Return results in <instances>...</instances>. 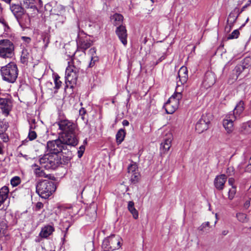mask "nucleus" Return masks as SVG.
<instances>
[{
  "label": "nucleus",
  "mask_w": 251,
  "mask_h": 251,
  "mask_svg": "<svg viewBox=\"0 0 251 251\" xmlns=\"http://www.w3.org/2000/svg\"><path fill=\"white\" fill-rule=\"evenodd\" d=\"M59 133L63 140L71 143L76 146L78 143V139L75 133L76 126L72 122L68 120H62L58 122Z\"/></svg>",
  "instance_id": "1"
},
{
  "label": "nucleus",
  "mask_w": 251,
  "mask_h": 251,
  "mask_svg": "<svg viewBox=\"0 0 251 251\" xmlns=\"http://www.w3.org/2000/svg\"><path fill=\"white\" fill-rule=\"evenodd\" d=\"M244 110V103L241 100L237 104L233 112H230L226 116L223 120V124L227 132L230 133L232 132L234 129L233 122L240 118Z\"/></svg>",
  "instance_id": "2"
},
{
  "label": "nucleus",
  "mask_w": 251,
  "mask_h": 251,
  "mask_svg": "<svg viewBox=\"0 0 251 251\" xmlns=\"http://www.w3.org/2000/svg\"><path fill=\"white\" fill-rule=\"evenodd\" d=\"M74 147L75 146L71 143L63 140V138L59 135L58 139L49 141L47 144V151L50 153L58 154L63 151H68Z\"/></svg>",
  "instance_id": "3"
},
{
  "label": "nucleus",
  "mask_w": 251,
  "mask_h": 251,
  "mask_svg": "<svg viewBox=\"0 0 251 251\" xmlns=\"http://www.w3.org/2000/svg\"><path fill=\"white\" fill-rule=\"evenodd\" d=\"M39 162L42 168L54 170L61 164V157L58 154L48 153L40 158Z\"/></svg>",
  "instance_id": "4"
},
{
  "label": "nucleus",
  "mask_w": 251,
  "mask_h": 251,
  "mask_svg": "<svg viewBox=\"0 0 251 251\" xmlns=\"http://www.w3.org/2000/svg\"><path fill=\"white\" fill-rule=\"evenodd\" d=\"M56 189L54 183L44 180L40 181L36 185V192L41 198L46 199L50 196Z\"/></svg>",
  "instance_id": "5"
},
{
  "label": "nucleus",
  "mask_w": 251,
  "mask_h": 251,
  "mask_svg": "<svg viewBox=\"0 0 251 251\" xmlns=\"http://www.w3.org/2000/svg\"><path fill=\"white\" fill-rule=\"evenodd\" d=\"M80 68L75 66L74 62H68V66L66 70V87L73 88L76 84Z\"/></svg>",
  "instance_id": "6"
},
{
  "label": "nucleus",
  "mask_w": 251,
  "mask_h": 251,
  "mask_svg": "<svg viewBox=\"0 0 251 251\" xmlns=\"http://www.w3.org/2000/svg\"><path fill=\"white\" fill-rule=\"evenodd\" d=\"M0 71L3 79L8 82L13 83L17 78L18 68L14 62H10L1 67Z\"/></svg>",
  "instance_id": "7"
},
{
  "label": "nucleus",
  "mask_w": 251,
  "mask_h": 251,
  "mask_svg": "<svg viewBox=\"0 0 251 251\" xmlns=\"http://www.w3.org/2000/svg\"><path fill=\"white\" fill-rule=\"evenodd\" d=\"M122 238L117 235H111L105 238L102 244L103 251H113L119 249L121 246Z\"/></svg>",
  "instance_id": "8"
},
{
  "label": "nucleus",
  "mask_w": 251,
  "mask_h": 251,
  "mask_svg": "<svg viewBox=\"0 0 251 251\" xmlns=\"http://www.w3.org/2000/svg\"><path fill=\"white\" fill-rule=\"evenodd\" d=\"M181 98L182 94L180 92H176L169 99L164 105L167 114H171L176 111L178 107L179 100Z\"/></svg>",
  "instance_id": "9"
},
{
  "label": "nucleus",
  "mask_w": 251,
  "mask_h": 251,
  "mask_svg": "<svg viewBox=\"0 0 251 251\" xmlns=\"http://www.w3.org/2000/svg\"><path fill=\"white\" fill-rule=\"evenodd\" d=\"M14 45L8 40L0 41V56L3 58L11 57L13 54Z\"/></svg>",
  "instance_id": "10"
},
{
  "label": "nucleus",
  "mask_w": 251,
  "mask_h": 251,
  "mask_svg": "<svg viewBox=\"0 0 251 251\" xmlns=\"http://www.w3.org/2000/svg\"><path fill=\"white\" fill-rule=\"evenodd\" d=\"M211 114L205 113L202 114L196 125V130L199 133H201L208 129L210 124Z\"/></svg>",
  "instance_id": "11"
},
{
  "label": "nucleus",
  "mask_w": 251,
  "mask_h": 251,
  "mask_svg": "<svg viewBox=\"0 0 251 251\" xmlns=\"http://www.w3.org/2000/svg\"><path fill=\"white\" fill-rule=\"evenodd\" d=\"M227 180V176L224 174L217 176L214 180V185L216 189L222 191L224 189L225 184Z\"/></svg>",
  "instance_id": "12"
},
{
  "label": "nucleus",
  "mask_w": 251,
  "mask_h": 251,
  "mask_svg": "<svg viewBox=\"0 0 251 251\" xmlns=\"http://www.w3.org/2000/svg\"><path fill=\"white\" fill-rule=\"evenodd\" d=\"M116 33L124 45L127 44V32L126 27L120 25L117 27Z\"/></svg>",
  "instance_id": "13"
},
{
  "label": "nucleus",
  "mask_w": 251,
  "mask_h": 251,
  "mask_svg": "<svg viewBox=\"0 0 251 251\" xmlns=\"http://www.w3.org/2000/svg\"><path fill=\"white\" fill-rule=\"evenodd\" d=\"M0 108L2 110V114L5 116L9 115L11 109V103L8 99L0 98Z\"/></svg>",
  "instance_id": "14"
},
{
  "label": "nucleus",
  "mask_w": 251,
  "mask_h": 251,
  "mask_svg": "<svg viewBox=\"0 0 251 251\" xmlns=\"http://www.w3.org/2000/svg\"><path fill=\"white\" fill-rule=\"evenodd\" d=\"M10 10L17 20H19L24 13V8L18 4H12Z\"/></svg>",
  "instance_id": "15"
},
{
  "label": "nucleus",
  "mask_w": 251,
  "mask_h": 251,
  "mask_svg": "<svg viewBox=\"0 0 251 251\" xmlns=\"http://www.w3.org/2000/svg\"><path fill=\"white\" fill-rule=\"evenodd\" d=\"M178 75L179 81L182 84L187 83L188 79V69L186 66H182L178 71Z\"/></svg>",
  "instance_id": "16"
},
{
  "label": "nucleus",
  "mask_w": 251,
  "mask_h": 251,
  "mask_svg": "<svg viewBox=\"0 0 251 251\" xmlns=\"http://www.w3.org/2000/svg\"><path fill=\"white\" fill-rule=\"evenodd\" d=\"M166 136L167 137L161 143L160 146V150L164 151V152L168 151L171 147L172 135L171 133H168Z\"/></svg>",
  "instance_id": "17"
},
{
  "label": "nucleus",
  "mask_w": 251,
  "mask_h": 251,
  "mask_svg": "<svg viewBox=\"0 0 251 251\" xmlns=\"http://www.w3.org/2000/svg\"><path fill=\"white\" fill-rule=\"evenodd\" d=\"M92 43L89 40L80 38L77 42V48L84 51L91 46Z\"/></svg>",
  "instance_id": "18"
},
{
  "label": "nucleus",
  "mask_w": 251,
  "mask_h": 251,
  "mask_svg": "<svg viewBox=\"0 0 251 251\" xmlns=\"http://www.w3.org/2000/svg\"><path fill=\"white\" fill-rule=\"evenodd\" d=\"M251 62L250 58H246L244 59L241 64H239L235 68L237 75H239L245 69L249 67Z\"/></svg>",
  "instance_id": "19"
},
{
  "label": "nucleus",
  "mask_w": 251,
  "mask_h": 251,
  "mask_svg": "<svg viewBox=\"0 0 251 251\" xmlns=\"http://www.w3.org/2000/svg\"><path fill=\"white\" fill-rule=\"evenodd\" d=\"M54 227L50 225L45 226L42 228L40 236L43 238H47L54 231Z\"/></svg>",
  "instance_id": "20"
},
{
  "label": "nucleus",
  "mask_w": 251,
  "mask_h": 251,
  "mask_svg": "<svg viewBox=\"0 0 251 251\" xmlns=\"http://www.w3.org/2000/svg\"><path fill=\"white\" fill-rule=\"evenodd\" d=\"M123 16L118 13L114 14L111 18L113 24L115 26L123 25L122 23L123 21Z\"/></svg>",
  "instance_id": "21"
},
{
  "label": "nucleus",
  "mask_w": 251,
  "mask_h": 251,
  "mask_svg": "<svg viewBox=\"0 0 251 251\" xmlns=\"http://www.w3.org/2000/svg\"><path fill=\"white\" fill-rule=\"evenodd\" d=\"M204 82L208 87L213 85L215 82L214 74L211 73H207L205 75Z\"/></svg>",
  "instance_id": "22"
},
{
  "label": "nucleus",
  "mask_w": 251,
  "mask_h": 251,
  "mask_svg": "<svg viewBox=\"0 0 251 251\" xmlns=\"http://www.w3.org/2000/svg\"><path fill=\"white\" fill-rule=\"evenodd\" d=\"M127 209L132 214L133 217L135 219L138 218V212L135 209L134 203L133 201H129L127 205Z\"/></svg>",
  "instance_id": "23"
},
{
  "label": "nucleus",
  "mask_w": 251,
  "mask_h": 251,
  "mask_svg": "<svg viewBox=\"0 0 251 251\" xmlns=\"http://www.w3.org/2000/svg\"><path fill=\"white\" fill-rule=\"evenodd\" d=\"M31 56L30 50L26 49H25L22 50L21 60L23 63H27L29 58Z\"/></svg>",
  "instance_id": "24"
},
{
  "label": "nucleus",
  "mask_w": 251,
  "mask_h": 251,
  "mask_svg": "<svg viewBox=\"0 0 251 251\" xmlns=\"http://www.w3.org/2000/svg\"><path fill=\"white\" fill-rule=\"evenodd\" d=\"M41 2V0H24V4L26 8H32L36 4H40Z\"/></svg>",
  "instance_id": "25"
},
{
  "label": "nucleus",
  "mask_w": 251,
  "mask_h": 251,
  "mask_svg": "<svg viewBox=\"0 0 251 251\" xmlns=\"http://www.w3.org/2000/svg\"><path fill=\"white\" fill-rule=\"evenodd\" d=\"M126 132L124 129L121 128L119 130L116 135L117 142L118 144H121L123 141Z\"/></svg>",
  "instance_id": "26"
},
{
  "label": "nucleus",
  "mask_w": 251,
  "mask_h": 251,
  "mask_svg": "<svg viewBox=\"0 0 251 251\" xmlns=\"http://www.w3.org/2000/svg\"><path fill=\"white\" fill-rule=\"evenodd\" d=\"M34 173L37 176L48 177V175H46L45 172L42 169V167L37 166L34 170Z\"/></svg>",
  "instance_id": "27"
},
{
  "label": "nucleus",
  "mask_w": 251,
  "mask_h": 251,
  "mask_svg": "<svg viewBox=\"0 0 251 251\" xmlns=\"http://www.w3.org/2000/svg\"><path fill=\"white\" fill-rule=\"evenodd\" d=\"M9 194V188L7 186H4L0 189V196L6 200Z\"/></svg>",
  "instance_id": "28"
},
{
  "label": "nucleus",
  "mask_w": 251,
  "mask_h": 251,
  "mask_svg": "<svg viewBox=\"0 0 251 251\" xmlns=\"http://www.w3.org/2000/svg\"><path fill=\"white\" fill-rule=\"evenodd\" d=\"M236 217L239 221L242 223H246L248 222L246 214L243 213H238L236 214Z\"/></svg>",
  "instance_id": "29"
},
{
  "label": "nucleus",
  "mask_w": 251,
  "mask_h": 251,
  "mask_svg": "<svg viewBox=\"0 0 251 251\" xmlns=\"http://www.w3.org/2000/svg\"><path fill=\"white\" fill-rule=\"evenodd\" d=\"M33 128L34 127L32 126H30L28 135V138L30 141L34 140L37 137L36 133L34 131L32 130Z\"/></svg>",
  "instance_id": "30"
},
{
  "label": "nucleus",
  "mask_w": 251,
  "mask_h": 251,
  "mask_svg": "<svg viewBox=\"0 0 251 251\" xmlns=\"http://www.w3.org/2000/svg\"><path fill=\"white\" fill-rule=\"evenodd\" d=\"M240 14V13H239L238 14V15L237 16H235L234 15L233 13H231L229 16H228V19H227V23H231V25H233L234 23L236 22L237 18H238V15Z\"/></svg>",
  "instance_id": "31"
},
{
  "label": "nucleus",
  "mask_w": 251,
  "mask_h": 251,
  "mask_svg": "<svg viewBox=\"0 0 251 251\" xmlns=\"http://www.w3.org/2000/svg\"><path fill=\"white\" fill-rule=\"evenodd\" d=\"M54 82L55 84L54 88L58 89L61 85L62 82L60 80V77L58 75L55 76Z\"/></svg>",
  "instance_id": "32"
},
{
  "label": "nucleus",
  "mask_w": 251,
  "mask_h": 251,
  "mask_svg": "<svg viewBox=\"0 0 251 251\" xmlns=\"http://www.w3.org/2000/svg\"><path fill=\"white\" fill-rule=\"evenodd\" d=\"M138 172L137 165L134 163L131 164L128 167V173L129 174Z\"/></svg>",
  "instance_id": "33"
},
{
  "label": "nucleus",
  "mask_w": 251,
  "mask_h": 251,
  "mask_svg": "<svg viewBox=\"0 0 251 251\" xmlns=\"http://www.w3.org/2000/svg\"><path fill=\"white\" fill-rule=\"evenodd\" d=\"M240 34L239 31L237 30H234L231 34L227 37V39H236L238 37Z\"/></svg>",
  "instance_id": "34"
},
{
  "label": "nucleus",
  "mask_w": 251,
  "mask_h": 251,
  "mask_svg": "<svg viewBox=\"0 0 251 251\" xmlns=\"http://www.w3.org/2000/svg\"><path fill=\"white\" fill-rule=\"evenodd\" d=\"M10 182L13 186H16L20 183L21 180L19 176H15L11 179Z\"/></svg>",
  "instance_id": "35"
},
{
  "label": "nucleus",
  "mask_w": 251,
  "mask_h": 251,
  "mask_svg": "<svg viewBox=\"0 0 251 251\" xmlns=\"http://www.w3.org/2000/svg\"><path fill=\"white\" fill-rule=\"evenodd\" d=\"M236 190L235 186H232V188L229 189L228 191V199L232 200L236 194Z\"/></svg>",
  "instance_id": "36"
},
{
  "label": "nucleus",
  "mask_w": 251,
  "mask_h": 251,
  "mask_svg": "<svg viewBox=\"0 0 251 251\" xmlns=\"http://www.w3.org/2000/svg\"><path fill=\"white\" fill-rule=\"evenodd\" d=\"M242 128L246 133L251 132V125L248 123H244L242 126Z\"/></svg>",
  "instance_id": "37"
},
{
  "label": "nucleus",
  "mask_w": 251,
  "mask_h": 251,
  "mask_svg": "<svg viewBox=\"0 0 251 251\" xmlns=\"http://www.w3.org/2000/svg\"><path fill=\"white\" fill-rule=\"evenodd\" d=\"M131 179L133 182L137 181L139 178V173L138 172L130 174Z\"/></svg>",
  "instance_id": "38"
},
{
  "label": "nucleus",
  "mask_w": 251,
  "mask_h": 251,
  "mask_svg": "<svg viewBox=\"0 0 251 251\" xmlns=\"http://www.w3.org/2000/svg\"><path fill=\"white\" fill-rule=\"evenodd\" d=\"M98 60L99 58L97 56L91 57V61L89 65V67H92L95 65V62L98 61Z\"/></svg>",
  "instance_id": "39"
},
{
  "label": "nucleus",
  "mask_w": 251,
  "mask_h": 251,
  "mask_svg": "<svg viewBox=\"0 0 251 251\" xmlns=\"http://www.w3.org/2000/svg\"><path fill=\"white\" fill-rule=\"evenodd\" d=\"M85 151V147L83 145L81 146L78 151H77V154L78 158H81Z\"/></svg>",
  "instance_id": "40"
},
{
  "label": "nucleus",
  "mask_w": 251,
  "mask_h": 251,
  "mask_svg": "<svg viewBox=\"0 0 251 251\" xmlns=\"http://www.w3.org/2000/svg\"><path fill=\"white\" fill-rule=\"evenodd\" d=\"M209 227V223L208 222L203 223L199 227V229L201 231H204L206 227Z\"/></svg>",
  "instance_id": "41"
},
{
  "label": "nucleus",
  "mask_w": 251,
  "mask_h": 251,
  "mask_svg": "<svg viewBox=\"0 0 251 251\" xmlns=\"http://www.w3.org/2000/svg\"><path fill=\"white\" fill-rule=\"evenodd\" d=\"M79 115L81 116V118L84 120V116L86 113V111L84 108H81L79 111Z\"/></svg>",
  "instance_id": "42"
},
{
  "label": "nucleus",
  "mask_w": 251,
  "mask_h": 251,
  "mask_svg": "<svg viewBox=\"0 0 251 251\" xmlns=\"http://www.w3.org/2000/svg\"><path fill=\"white\" fill-rule=\"evenodd\" d=\"M89 53L91 55V57H93V56L96 55V49L95 48H91L89 50Z\"/></svg>",
  "instance_id": "43"
},
{
  "label": "nucleus",
  "mask_w": 251,
  "mask_h": 251,
  "mask_svg": "<svg viewBox=\"0 0 251 251\" xmlns=\"http://www.w3.org/2000/svg\"><path fill=\"white\" fill-rule=\"evenodd\" d=\"M233 25H231V23H227V25L225 27V30L228 32L230 31Z\"/></svg>",
  "instance_id": "44"
},
{
  "label": "nucleus",
  "mask_w": 251,
  "mask_h": 251,
  "mask_svg": "<svg viewBox=\"0 0 251 251\" xmlns=\"http://www.w3.org/2000/svg\"><path fill=\"white\" fill-rule=\"evenodd\" d=\"M226 173L229 175L231 176L234 173V169L232 167H229L227 169Z\"/></svg>",
  "instance_id": "45"
},
{
  "label": "nucleus",
  "mask_w": 251,
  "mask_h": 251,
  "mask_svg": "<svg viewBox=\"0 0 251 251\" xmlns=\"http://www.w3.org/2000/svg\"><path fill=\"white\" fill-rule=\"evenodd\" d=\"M21 38L25 43L27 44L29 43L31 41V38L28 37L22 36Z\"/></svg>",
  "instance_id": "46"
},
{
  "label": "nucleus",
  "mask_w": 251,
  "mask_h": 251,
  "mask_svg": "<svg viewBox=\"0 0 251 251\" xmlns=\"http://www.w3.org/2000/svg\"><path fill=\"white\" fill-rule=\"evenodd\" d=\"M43 207V204L41 202H38L36 204V210H39Z\"/></svg>",
  "instance_id": "47"
},
{
  "label": "nucleus",
  "mask_w": 251,
  "mask_h": 251,
  "mask_svg": "<svg viewBox=\"0 0 251 251\" xmlns=\"http://www.w3.org/2000/svg\"><path fill=\"white\" fill-rule=\"evenodd\" d=\"M0 138L3 140L4 142H6L8 141V137L7 135L4 134H2L0 135Z\"/></svg>",
  "instance_id": "48"
},
{
  "label": "nucleus",
  "mask_w": 251,
  "mask_h": 251,
  "mask_svg": "<svg viewBox=\"0 0 251 251\" xmlns=\"http://www.w3.org/2000/svg\"><path fill=\"white\" fill-rule=\"evenodd\" d=\"M234 182H235V180H234V179L233 178H232V177H230V178H229L228 179V183L229 185H230V186H231L232 187V186H234L233 185Z\"/></svg>",
  "instance_id": "49"
},
{
  "label": "nucleus",
  "mask_w": 251,
  "mask_h": 251,
  "mask_svg": "<svg viewBox=\"0 0 251 251\" xmlns=\"http://www.w3.org/2000/svg\"><path fill=\"white\" fill-rule=\"evenodd\" d=\"M250 205V201H247L244 204V207L247 209L249 207Z\"/></svg>",
  "instance_id": "50"
},
{
  "label": "nucleus",
  "mask_w": 251,
  "mask_h": 251,
  "mask_svg": "<svg viewBox=\"0 0 251 251\" xmlns=\"http://www.w3.org/2000/svg\"><path fill=\"white\" fill-rule=\"evenodd\" d=\"M0 23H1L4 27L8 28V25L4 19H0Z\"/></svg>",
  "instance_id": "51"
},
{
  "label": "nucleus",
  "mask_w": 251,
  "mask_h": 251,
  "mask_svg": "<svg viewBox=\"0 0 251 251\" xmlns=\"http://www.w3.org/2000/svg\"><path fill=\"white\" fill-rule=\"evenodd\" d=\"M122 124L124 126H128L129 125V122L126 120H124L122 122Z\"/></svg>",
  "instance_id": "52"
},
{
  "label": "nucleus",
  "mask_w": 251,
  "mask_h": 251,
  "mask_svg": "<svg viewBox=\"0 0 251 251\" xmlns=\"http://www.w3.org/2000/svg\"><path fill=\"white\" fill-rule=\"evenodd\" d=\"M6 200L0 196V206H1Z\"/></svg>",
  "instance_id": "53"
},
{
  "label": "nucleus",
  "mask_w": 251,
  "mask_h": 251,
  "mask_svg": "<svg viewBox=\"0 0 251 251\" xmlns=\"http://www.w3.org/2000/svg\"><path fill=\"white\" fill-rule=\"evenodd\" d=\"M96 211L95 209L93 210V213H92V217H93V220L94 219L96 218Z\"/></svg>",
  "instance_id": "54"
},
{
  "label": "nucleus",
  "mask_w": 251,
  "mask_h": 251,
  "mask_svg": "<svg viewBox=\"0 0 251 251\" xmlns=\"http://www.w3.org/2000/svg\"><path fill=\"white\" fill-rule=\"evenodd\" d=\"M2 144L0 142V154H1L2 153Z\"/></svg>",
  "instance_id": "55"
},
{
  "label": "nucleus",
  "mask_w": 251,
  "mask_h": 251,
  "mask_svg": "<svg viewBox=\"0 0 251 251\" xmlns=\"http://www.w3.org/2000/svg\"><path fill=\"white\" fill-rule=\"evenodd\" d=\"M227 233H228V231H226V230H224V231H223L222 232V234H223V235H226V234H227Z\"/></svg>",
  "instance_id": "56"
},
{
  "label": "nucleus",
  "mask_w": 251,
  "mask_h": 251,
  "mask_svg": "<svg viewBox=\"0 0 251 251\" xmlns=\"http://www.w3.org/2000/svg\"><path fill=\"white\" fill-rule=\"evenodd\" d=\"M247 7V5H246L242 7V10H241V12H240L239 13H241V12H242L243 11H244V9H245V8H246Z\"/></svg>",
  "instance_id": "57"
},
{
  "label": "nucleus",
  "mask_w": 251,
  "mask_h": 251,
  "mask_svg": "<svg viewBox=\"0 0 251 251\" xmlns=\"http://www.w3.org/2000/svg\"><path fill=\"white\" fill-rule=\"evenodd\" d=\"M245 85H246V84H241V85H240V87L242 88V87H244V86H245Z\"/></svg>",
  "instance_id": "58"
},
{
  "label": "nucleus",
  "mask_w": 251,
  "mask_h": 251,
  "mask_svg": "<svg viewBox=\"0 0 251 251\" xmlns=\"http://www.w3.org/2000/svg\"><path fill=\"white\" fill-rule=\"evenodd\" d=\"M195 48H196V46H194L193 47V49H192V52L195 51Z\"/></svg>",
  "instance_id": "59"
},
{
  "label": "nucleus",
  "mask_w": 251,
  "mask_h": 251,
  "mask_svg": "<svg viewBox=\"0 0 251 251\" xmlns=\"http://www.w3.org/2000/svg\"><path fill=\"white\" fill-rule=\"evenodd\" d=\"M47 84H48V85H52V83H51V82H48V83H47Z\"/></svg>",
  "instance_id": "60"
},
{
  "label": "nucleus",
  "mask_w": 251,
  "mask_h": 251,
  "mask_svg": "<svg viewBox=\"0 0 251 251\" xmlns=\"http://www.w3.org/2000/svg\"><path fill=\"white\" fill-rule=\"evenodd\" d=\"M250 165H251V158L250 159Z\"/></svg>",
  "instance_id": "61"
},
{
  "label": "nucleus",
  "mask_w": 251,
  "mask_h": 251,
  "mask_svg": "<svg viewBox=\"0 0 251 251\" xmlns=\"http://www.w3.org/2000/svg\"><path fill=\"white\" fill-rule=\"evenodd\" d=\"M248 20H249V18H248V19H247V20H246V22H247L248 21Z\"/></svg>",
  "instance_id": "62"
}]
</instances>
